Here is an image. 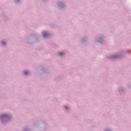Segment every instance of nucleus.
<instances>
[{"instance_id":"nucleus-1","label":"nucleus","mask_w":131,"mask_h":131,"mask_svg":"<svg viewBox=\"0 0 131 131\" xmlns=\"http://www.w3.org/2000/svg\"><path fill=\"white\" fill-rule=\"evenodd\" d=\"M48 35H49V34L48 33H47V32H43V37H47V36H48Z\"/></svg>"},{"instance_id":"nucleus-2","label":"nucleus","mask_w":131,"mask_h":131,"mask_svg":"<svg viewBox=\"0 0 131 131\" xmlns=\"http://www.w3.org/2000/svg\"><path fill=\"white\" fill-rule=\"evenodd\" d=\"M7 116H8L6 114H4L2 116H1V118H3V117H7Z\"/></svg>"},{"instance_id":"nucleus-3","label":"nucleus","mask_w":131,"mask_h":131,"mask_svg":"<svg viewBox=\"0 0 131 131\" xmlns=\"http://www.w3.org/2000/svg\"><path fill=\"white\" fill-rule=\"evenodd\" d=\"M28 73H29V72L26 71L24 72V74L25 75H27V74H28Z\"/></svg>"},{"instance_id":"nucleus-4","label":"nucleus","mask_w":131,"mask_h":131,"mask_svg":"<svg viewBox=\"0 0 131 131\" xmlns=\"http://www.w3.org/2000/svg\"><path fill=\"white\" fill-rule=\"evenodd\" d=\"M58 55L59 56H63V55H64V53L63 52H60L59 53H58Z\"/></svg>"},{"instance_id":"nucleus-5","label":"nucleus","mask_w":131,"mask_h":131,"mask_svg":"<svg viewBox=\"0 0 131 131\" xmlns=\"http://www.w3.org/2000/svg\"><path fill=\"white\" fill-rule=\"evenodd\" d=\"M2 44H3V45H6V42L3 41V42H2Z\"/></svg>"},{"instance_id":"nucleus-6","label":"nucleus","mask_w":131,"mask_h":131,"mask_svg":"<svg viewBox=\"0 0 131 131\" xmlns=\"http://www.w3.org/2000/svg\"><path fill=\"white\" fill-rule=\"evenodd\" d=\"M117 57L116 56H114V58H116Z\"/></svg>"}]
</instances>
